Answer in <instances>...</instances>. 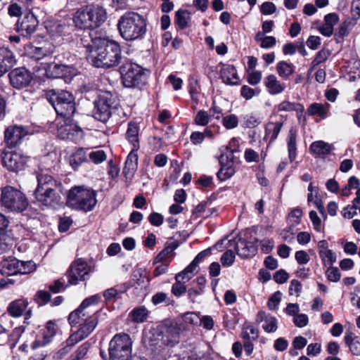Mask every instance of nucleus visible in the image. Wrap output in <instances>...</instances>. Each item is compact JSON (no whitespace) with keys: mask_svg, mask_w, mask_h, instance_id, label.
Listing matches in <instances>:
<instances>
[{"mask_svg":"<svg viewBox=\"0 0 360 360\" xmlns=\"http://www.w3.org/2000/svg\"><path fill=\"white\" fill-rule=\"evenodd\" d=\"M91 58L96 68H110L117 65L122 58L119 44L105 37L91 39Z\"/></svg>","mask_w":360,"mask_h":360,"instance_id":"obj_1","label":"nucleus"},{"mask_svg":"<svg viewBox=\"0 0 360 360\" xmlns=\"http://www.w3.org/2000/svg\"><path fill=\"white\" fill-rule=\"evenodd\" d=\"M90 297L83 300L79 307L68 316V322L72 327H77V330L68 339L70 345H75L90 334Z\"/></svg>","mask_w":360,"mask_h":360,"instance_id":"obj_2","label":"nucleus"},{"mask_svg":"<svg viewBox=\"0 0 360 360\" xmlns=\"http://www.w3.org/2000/svg\"><path fill=\"white\" fill-rule=\"evenodd\" d=\"M117 28L124 40L134 41L143 38L146 32V22L141 15L127 12L119 19Z\"/></svg>","mask_w":360,"mask_h":360,"instance_id":"obj_3","label":"nucleus"},{"mask_svg":"<svg viewBox=\"0 0 360 360\" xmlns=\"http://www.w3.org/2000/svg\"><path fill=\"white\" fill-rule=\"evenodd\" d=\"M48 101L61 117H72L76 111L75 97L72 93L55 89L49 90L46 94Z\"/></svg>","mask_w":360,"mask_h":360,"instance_id":"obj_4","label":"nucleus"},{"mask_svg":"<svg viewBox=\"0 0 360 360\" xmlns=\"http://www.w3.org/2000/svg\"><path fill=\"white\" fill-rule=\"evenodd\" d=\"M122 82L127 88L141 89L146 85L148 72L136 63H127L120 67Z\"/></svg>","mask_w":360,"mask_h":360,"instance_id":"obj_5","label":"nucleus"},{"mask_svg":"<svg viewBox=\"0 0 360 360\" xmlns=\"http://www.w3.org/2000/svg\"><path fill=\"white\" fill-rule=\"evenodd\" d=\"M132 345L133 341L128 334L120 333L115 335L109 343V360H130Z\"/></svg>","mask_w":360,"mask_h":360,"instance_id":"obj_6","label":"nucleus"},{"mask_svg":"<svg viewBox=\"0 0 360 360\" xmlns=\"http://www.w3.org/2000/svg\"><path fill=\"white\" fill-rule=\"evenodd\" d=\"M1 202L4 208L16 212L24 211L28 206L25 195L12 186H6L2 189Z\"/></svg>","mask_w":360,"mask_h":360,"instance_id":"obj_7","label":"nucleus"},{"mask_svg":"<svg viewBox=\"0 0 360 360\" xmlns=\"http://www.w3.org/2000/svg\"><path fill=\"white\" fill-rule=\"evenodd\" d=\"M57 136L61 139H68L75 142L82 139L83 130L75 123L72 117L56 119Z\"/></svg>","mask_w":360,"mask_h":360,"instance_id":"obj_8","label":"nucleus"},{"mask_svg":"<svg viewBox=\"0 0 360 360\" xmlns=\"http://www.w3.org/2000/svg\"><path fill=\"white\" fill-rule=\"evenodd\" d=\"M67 205L78 210H90V190L85 186H75L68 193Z\"/></svg>","mask_w":360,"mask_h":360,"instance_id":"obj_9","label":"nucleus"},{"mask_svg":"<svg viewBox=\"0 0 360 360\" xmlns=\"http://www.w3.org/2000/svg\"><path fill=\"white\" fill-rule=\"evenodd\" d=\"M238 141L236 139H232L229 143L231 150L230 156L228 155H221L219 158L221 168L217 172V177L221 181H225L231 177L236 172L232 160L233 154L238 151Z\"/></svg>","mask_w":360,"mask_h":360,"instance_id":"obj_10","label":"nucleus"},{"mask_svg":"<svg viewBox=\"0 0 360 360\" xmlns=\"http://www.w3.org/2000/svg\"><path fill=\"white\" fill-rule=\"evenodd\" d=\"M1 160L4 167L8 170L18 172L25 168L27 157L20 150H5Z\"/></svg>","mask_w":360,"mask_h":360,"instance_id":"obj_11","label":"nucleus"},{"mask_svg":"<svg viewBox=\"0 0 360 360\" xmlns=\"http://www.w3.org/2000/svg\"><path fill=\"white\" fill-rule=\"evenodd\" d=\"M112 96L108 92H102L94 101V117L102 122H105L110 117Z\"/></svg>","mask_w":360,"mask_h":360,"instance_id":"obj_12","label":"nucleus"},{"mask_svg":"<svg viewBox=\"0 0 360 360\" xmlns=\"http://www.w3.org/2000/svg\"><path fill=\"white\" fill-rule=\"evenodd\" d=\"M89 268L87 262L82 258L75 260L70 266L67 277L70 285H76L79 281H84L89 275Z\"/></svg>","mask_w":360,"mask_h":360,"instance_id":"obj_13","label":"nucleus"},{"mask_svg":"<svg viewBox=\"0 0 360 360\" xmlns=\"http://www.w3.org/2000/svg\"><path fill=\"white\" fill-rule=\"evenodd\" d=\"M11 85L18 89L27 86L32 79V73L25 68L13 69L8 73Z\"/></svg>","mask_w":360,"mask_h":360,"instance_id":"obj_14","label":"nucleus"},{"mask_svg":"<svg viewBox=\"0 0 360 360\" xmlns=\"http://www.w3.org/2000/svg\"><path fill=\"white\" fill-rule=\"evenodd\" d=\"M27 134V130L21 125L9 126L4 132L5 142L10 148L15 147Z\"/></svg>","mask_w":360,"mask_h":360,"instance_id":"obj_15","label":"nucleus"},{"mask_svg":"<svg viewBox=\"0 0 360 360\" xmlns=\"http://www.w3.org/2000/svg\"><path fill=\"white\" fill-rule=\"evenodd\" d=\"M35 198L45 206L55 207L60 201V196L57 192V188H46L44 191H35Z\"/></svg>","mask_w":360,"mask_h":360,"instance_id":"obj_16","label":"nucleus"},{"mask_svg":"<svg viewBox=\"0 0 360 360\" xmlns=\"http://www.w3.org/2000/svg\"><path fill=\"white\" fill-rule=\"evenodd\" d=\"M46 75L49 78H64L69 79L73 75L71 67L58 63H50L46 68Z\"/></svg>","mask_w":360,"mask_h":360,"instance_id":"obj_17","label":"nucleus"},{"mask_svg":"<svg viewBox=\"0 0 360 360\" xmlns=\"http://www.w3.org/2000/svg\"><path fill=\"white\" fill-rule=\"evenodd\" d=\"M38 23L37 17L32 13H28L24 15L21 21L18 20L17 30L23 36H30L36 31Z\"/></svg>","mask_w":360,"mask_h":360,"instance_id":"obj_18","label":"nucleus"},{"mask_svg":"<svg viewBox=\"0 0 360 360\" xmlns=\"http://www.w3.org/2000/svg\"><path fill=\"white\" fill-rule=\"evenodd\" d=\"M219 75L223 83L234 86L239 84V77L234 65L230 64H219Z\"/></svg>","mask_w":360,"mask_h":360,"instance_id":"obj_19","label":"nucleus"},{"mask_svg":"<svg viewBox=\"0 0 360 360\" xmlns=\"http://www.w3.org/2000/svg\"><path fill=\"white\" fill-rule=\"evenodd\" d=\"M58 330L59 327L56 321H48L43 332V340H35L32 345V348L36 349L49 344Z\"/></svg>","mask_w":360,"mask_h":360,"instance_id":"obj_20","label":"nucleus"},{"mask_svg":"<svg viewBox=\"0 0 360 360\" xmlns=\"http://www.w3.org/2000/svg\"><path fill=\"white\" fill-rule=\"evenodd\" d=\"M16 63L13 53L8 48H0V78Z\"/></svg>","mask_w":360,"mask_h":360,"instance_id":"obj_21","label":"nucleus"},{"mask_svg":"<svg viewBox=\"0 0 360 360\" xmlns=\"http://www.w3.org/2000/svg\"><path fill=\"white\" fill-rule=\"evenodd\" d=\"M45 28L53 37L60 36L69 31V26L60 20L49 18L44 22Z\"/></svg>","mask_w":360,"mask_h":360,"instance_id":"obj_22","label":"nucleus"},{"mask_svg":"<svg viewBox=\"0 0 360 360\" xmlns=\"http://www.w3.org/2000/svg\"><path fill=\"white\" fill-rule=\"evenodd\" d=\"M264 85L271 95H278L285 89V84L281 82L274 74H270L264 77Z\"/></svg>","mask_w":360,"mask_h":360,"instance_id":"obj_23","label":"nucleus"},{"mask_svg":"<svg viewBox=\"0 0 360 360\" xmlns=\"http://www.w3.org/2000/svg\"><path fill=\"white\" fill-rule=\"evenodd\" d=\"M333 145L323 141H314L309 146V152L315 158H325L333 150Z\"/></svg>","mask_w":360,"mask_h":360,"instance_id":"obj_24","label":"nucleus"},{"mask_svg":"<svg viewBox=\"0 0 360 360\" xmlns=\"http://www.w3.org/2000/svg\"><path fill=\"white\" fill-rule=\"evenodd\" d=\"M138 160L137 150H134V148H131L127 155L122 171L126 179H131L134 176L138 167Z\"/></svg>","mask_w":360,"mask_h":360,"instance_id":"obj_25","label":"nucleus"},{"mask_svg":"<svg viewBox=\"0 0 360 360\" xmlns=\"http://www.w3.org/2000/svg\"><path fill=\"white\" fill-rule=\"evenodd\" d=\"M256 321L257 323L264 322L262 328L266 333H274L278 328V321L276 317L267 314L263 311L257 314Z\"/></svg>","mask_w":360,"mask_h":360,"instance_id":"obj_26","label":"nucleus"},{"mask_svg":"<svg viewBox=\"0 0 360 360\" xmlns=\"http://www.w3.org/2000/svg\"><path fill=\"white\" fill-rule=\"evenodd\" d=\"M73 21L77 27L81 30L90 28V8L88 6L79 9L75 14Z\"/></svg>","mask_w":360,"mask_h":360,"instance_id":"obj_27","label":"nucleus"},{"mask_svg":"<svg viewBox=\"0 0 360 360\" xmlns=\"http://www.w3.org/2000/svg\"><path fill=\"white\" fill-rule=\"evenodd\" d=\"M162 333L163 342L167 345L173 346L179 340L180 328L177 325L165 326Z\"/></svg>","mask_w":360,"mask_h":360,"instance_id":"obj_28","label":"nucleus"},{"mask_svg":"<svg viewBox=\"0 0 360 360\" xmlns=\"http://www.w3.org/2000/svg\"><path fill=\"white\" fill-rule=\"evenodd\" d=\"M20 260L15 257H8L0 262V273L2 275L12 276L18 274Z\"/></svg>","mask_w":360,"mask_h":360,"instance_id":"obj_29","label":"nucleus"},{"mask_svg":"<svg viewBox=\"0 0 360 360\" xmlns=\"http://www.w3.org/2000/svg\"><path fill=\"white\" fill-rule=\"evenodd\" d=\"M28 301L26 299L20 298L12 301L7 307L8 314L14 318L20 317L28 306Z\"/></svg>","mask_w":360,"mask_h":360,"instance_id":"obj_30","label":"nucleus"},{"mask_svg":"<svg viewBox=\"0 0 360 360\" xmlns=\"http://www.w3.org/2000/svg\"><path fill=\"white\" fill-rule=\"evenodd\" d=\"M38 185L35 191H44L46 188H58L60 186V183L58 182L52 176L45 174L40 173L37 175Z\"/></svg>","mask_w":360,"mask_h":360,"instance_id":"obj_31","label":"nucleus"},{"mask_svg":"<svg viewBox=\"0 0 360 360\" xmlns=\"http://www.w3.org/2000/svg\"><path fill=\"white\" fill-rule=\"evenodd\" d=\"M330 107L328 103H313L308 107L307 112L309 116H318L324 120L329 115Z\"/></svg>","mask_w":360,"mask_h":360,"instance_id":"obj_32","label":"nucleus"},{"mask_svg":"<svg viewBox=\"0 0 360 360\" xmlns=\"http://www.w3.org/2000/svg\"><path fill=\"white\" fill-rule=\"evenodd\" d=\"M139 127L135 122H129L126 132V139L132 146L134 150H138L140 148L139 139Z\"/></svg>","mask_w":360,"mask_h":360,"instance_id":"obj_33","label":"nucleus"},{"mask_svg":"<svg viewBox=\"0 0 360 360\" xmlns=\"http://www.w3.org/2000/svg\"><path fill=\"white\" fill-rule=\"evenodd\" d=\"M275 109L277 112H292L295 111L297 112V118H300V113L302 115L304 111V105L300 103L290 102L288 100H285L275 106Z\"/></svg>","mask_w":360,"mask_h":360,"instance_id":"obj_34","label":"nucleus"},{"mask_svg":"<svg viewBox=\"0 0 360 360\" xmlns=\"http://www.w3.org/2000/svg\"><path fill=\"white\" fill-rule=\"evenodd\" d=\"M288 158L290 161L293 162L297 157V130L292 127L286 138Z\"/></svg>","mask_w":360,"mask_h":360,"instance_id":"obj_35","label":"nucleus"},{"mask_svg":"<svg viewBox=\"0 0 360 360\" xmlns=\"http://www.w3.org/2000/svg\"><path fill=\"white\" fill-rule=\"evenodd\" d=\"M278 75L283 79H288L295 71V66L285 60L279 61L276 67Z\"/></svg>","mask_w":360,"mask_h":360,"instance_id":"obj_36","label":"nucleus"},{"mask_svg":"<svg viewBox=\"0 0 360 360\" xmlns=\"http://www.w3.org/2000/svg\"><path fill=\"white\" fill-rule=\"evenodd\" d=\"M87 149L79 148L69 158V162L74 169H76L82 163L87 161Z\"/></svg>","mask_w":360,"mask_h":360,"instance_id":"obj_37","label":"nucleus"},{"mask_svg":"<svg viewBox=\"0 0 360 360\" xmlns=\"http://www.w3.org/2000/svg\"><path fill=\"white\" fill-rule=\"evenodd\" d=\"M283 124L279 122H269L266 127L265 138L269 139V143H273L278 137Z\"/></svg>","mask_w":360,"mask_h":360,"instance_id":"obj_38","label":"nucleus"},{"mask_svg":"<svg viewBox=\"0 0 360 360\" xmlns=\"http://www.w3.org/2000/svg\"><path fill=\"white\" fill-rule=\"evenodd\" d=\"M345 341L354 355L360 356V337L353 338L352 334L348 333L345 336Z\"/></svg>","mask_w":360,"mask_h":360,"instance_id":"obj_39","label":"nucleus"},{"mask_svg":"<svg viewBox=\"0 0 360 360\" xmlns=\"http://www.w3.org/2000/svg\"><path fill=\"white\" fill-rule=\"evenodd\" d=\"M107 18V13L102 7L94 6L91 9V21L94 22L95 27H99Z\"/></svg>","mask_w":360,"mask_h":360,"instance_id":"obj_40","label":"nucleus"},{"mask_svg":"<svg viewBox=\"0 0 360 360\" xmlns=\"http://www.w3.org/2000/svg\"><path fill=\"white\" fill-rule=\"evenodd\" d=\"M256 248L254 245H250L245 241H240L237 245L238 255L243 258L249 257L255 255Z\"/></svg>","mask_w":360,"mask_h":360,"instance_id":"obj_41","label":"nucleus"},{"mask_svg":"<svg viewBox=\"0 0 360 360\" xmlns=\"http://www.w3.org/2000/svg\"><path fill=\"white\" fill-rule=\"evenodd\" d=\"M190 13L186 10H179L175 14V24L180 28L184 29L188 26Z\"/></svg>","mask_w":360,"mask_h":360,"instance_id":"obj_42","label":"nucleus"},{"mask_svg":"<svg viewBox=\"0 0 360 360\" xmlns=\"http://www.w3.org/2000/svg\"><path fill=\"white\" fill-rule=\"evenodd\" d=\"M176 246L174 245H167L153 259V264H158L163 262H170L167 260L169 255L176 249Z\"/></svg>","mask_w":360,"mask_h":360,"instance_id":"obj_43","label":"nucleus"},{"mask_svg":"<svg viewBox=\"0 0 360 360\" xmlns=\"http://www.w3.org/2000/svg\"><path fill=\"white\" fill-rule=\"evenodd\" d=\"M319 255L324 266H332L336 262V256L331 250H320Z\"/></svg>","mask_w":360,"mask_h":360,"instance_id":"obj_44","label":"nucleus"},{"mask_svg":"<svg viewBox=\"0 0 360 360\" xmlns=\"http://www.w3.org/2000/svg\"><path fill=\"white\" fill-rule=\"evenodd\" d=\"M240 336L243 340H255L259 336V331L251 325H245L243 328Z\"/></svg>","mask_w":360,"mask_h":360,"instance_id":"obj_45","label":"nucleus"},{"mask_svg":"<svg viewBox=\"0 0 360 360\" xmlns=\"http://www.w3.org/2000/svg\"><path fill=\"white\" fill-rule=\"evenodd\" d=\"M131 316L134 322L142 323L148 316V311L145 307L136 308L131 311Z\"/></svg>","mask_w":360,"mask_h":360,"instance_id":"obj_46","label":"nucleus"},{"mask_svg":"<svg viewBox=\"0 0 360 360\" xmlns=\"http://www.w3.org/2000/svg\"><path fill=\"white\" fill-rule=\"evenodd\" d=\"M260 94V89L258 88L252 89L248 85H243L240 89V95L246 100L252 98L255 96Z\"/></svg>","mask_w":360,"mask_h":360,"instance_id":"obj_47","label":"nucleus"},{"mask_svg":"<svg viewBox=\"0 0 360 360\" xmlns=\"http://www.w3.org/2000/svg\"><path fill=\"white\" fill-rule=\"evenodd\" d=\"M53 51L49 50L44 47H34L32 49L31 57L35 60H40L46 56H50Z\"/></svg>","mask_w":360,"mask_h":360,"instance_id":"obj_48","label":"nucleus"},{"mask_svg":"<svg viewBox=\"0 0 360 360\" xmlns=\"http://www.w3.org/2000/svg\"><path fill=\"white\" fill-rule=\"evenodd\" d=\"M19 271L18 274H26L30 272H32L36 269V264L33 261H20V264L18 265Z\"/></svg>","mask_w":360,"mask_h":360,"instance_id":"obj_49","label":"nucleus"},{"mask_svg":"<svg viewBox=\"0 0 360 360\" xmlns=\"http://www.w3.org/2000/svg\"><path fill=\"white\" fill-rule=\"evenodd\" d=\"M351 18L352 25H356L360 18V0H352L351 6Z\"/></svg>","mask_w":360,"mask_h":360,"instance_id":"obj_50","label":"nucleus"},{"mask_svg":"<svg viewBox=\"0 0 360 360\" xmlns=\"http://www.w3.org/2000/svg\"><path fill=\"white\" fill-rule=\"evenodd\" d=\"M51 299V294L46 290H38L34 295V300L39 305L47 304Z\"/></svg>","mask_w":360,"mask_h":360,"instance_id":"obj_51","label":"nucleus"},{"mask_svg":"<svg viewBox=\"0 0 360 360\" xmlns=\"http://www.w3.org/2000/svg\"><path fill=\"white\" fill-rule=\"evenodd\" d=\"M330 52L328 49H321L316 55L314 59L311 62L313 67L317 66L319 64L325 62L329 56Z\"/></svg>","mask_w":360,"mask_h":360,"instance_id":"obj_52","label":"nucleus"},{"mask_svg":"<svg viewBox=\"0 0 360 360\" xmlns=\"http://www.w3.org/2000/svg\"><path fill=\"white\" fill-rule=\"evenodd\" d=\"M222 124L227 129L236 128L238 124V119L236 115L231 114L223 117Z\"/></svg>","mask_w":360,"mask_h":360,"instance_id":"obj_53","label":"nucleus"},{"mask_svg":"<svg viewBox=\"0 0 360 360\" xmlns=\"http://www.w3.org/2000/svg\"><path fill=\"white\" fill-rule=\"evenodd\" d=\"M210 121V115L205 110H199L194 119V123L200 126H206Z\"/></svg>","mask_w":360,"mask_h":360,"instance_id":"obj_54","label":"nucleus"},{"mask_svg":"<svg viewBox=\"0 0 360 360\" xmlns=\"http://www.w3.org/2000/svg\"><path fill=\"white\" fill-rule=\"evenodd\" d=\"M281 292L276 291L269 299L267 305L270 310L275 311L278 309L281 300Z\"/></svg>","mask_w":360,"mask_h":360,"instance_id":"obj_55","label":"nucleus"},{"mask_svg":"<svg viewBox=\"0 0 360 360\" xmlns=\"http://www.w3.org/2000/svg\"><path fill=\"white\" fill-rule=\"evenodd\" d=\"M107 159L106 153L102 149L91 150V162L94 164H100Z\"/></svg>","mask_w":360,"mask_h":360,"instance_id":"obj_56","label":"nucleus"},{"mask_svg":"<svg viewBox=\"0 0 360 360\" xmlns=\"http://www.w3.org/2000/svg\"><path fill=\"white\" fill-rule=\"evenodd\" d=\"M302 211L300 208H295L288 215V221L291 226H296L300 223Z\"/></svg>","mask_w":360,"mask_h":360,"instance_id":"obj_57","label":"nucleus"},{"mask_svg":"<svg viewBox=\"0 0 360 360\" xmlns=\"http://www.w3.org/2000/svg\"><path fill=\"white\" fill-rule=\"evenodd\" d=\"M12 246V239L4 233H0V253L8 250Z\"/></svg>","mask_w":360,"mask_h":360,"instance_id":"obj_58","label":"nucleus"},{"mask_svg":"<svg viewBox=\"0 0 360 360\" xmlns=\"http://www.w3.org/2000/svg\"><path fill=\"white\" fill-rule=\"evenodd\" d=\"M262 78V72L259 70H254L250 72L247 75V82L252 86H255L260 83Z\"/></svg>","mask_w":360,"mask_h":360,"instance_id":"obj_59","label":"nucleus"},{"mask_svg":"<svg viewBox=\"0 0 360 360\" xmlns=\"http://www.w3.org/2000/svg\"><path fill=\"white\" fill-rule=\"evenodd\" d=\"M176 282L172 286V292L176 297H180L186 292L185 283L175 280Z\"/></svg>","mask_w":360,"mask_h":360,"instance_id":"obj_60","label":"nucleus"},{"mask_svg":"<svg viewBox=\"0 0 360 360\" xmlns=\"http://www.w3.org/2000/svg\"><path fill=\"white\" fill-rule=\"evenodd\" d=\"M235 260V255L234 252L231 250H226L221 257V262L224 266H231Z\"/></svg>","mask_w":360,"mask_h":360,"instance_id":"obj_61","label":"nucleus"},{"mask_svg":"<svg viewBox=\"0 0 360 360\" xmlns=\"http://www.w3.org/2000/svg\"><path fill=\"white\" fill-rule=\"evenodd\" d=\"M243 122L245 126L248 128L255 127L260 123L259 118L253 114H249L244 116Z\"/></svg>","mask_w":360,"mask_h":360,"instance_id":"obj_62","label":"nucleus"},{"mask_svg":"<svg viewBox=\"0 0 360 360\" xmlns=\"http://www.w3.org/2000/svg\"><path fill=\"white\" fill-rule=\"evenodd\" d=\"M183 320L185 323L198 325L199 323L200 316L195 312H187L184 314Z\"/></svg>","mask_w":360,"mask_h":360,"instance_id":"obj_63","label":"nucleus"},{"mask_svg":"<svg viewBox=\"0 0 360 360\" xmlns=\"http://www.w3.org/2000/svg\"><path fill=\"white\" fill-rule=\"evenodd\" d=\"M328 279L332 282H338L340 279V273L337 267L330 266L326 271Z\"/></svg>","mask_w":360,"mask_h":360,"instance_id":"obj_64","label":"nucleus"}]
</instances>
